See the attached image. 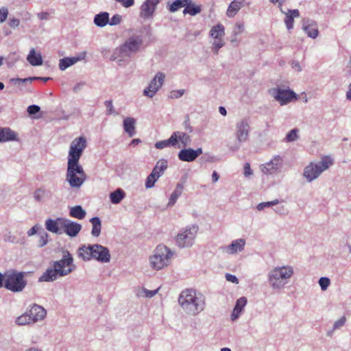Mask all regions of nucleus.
Here are the masks:
<instances>
[{
	"mask_svg": "<svg viewBox=\"0 0 351 351\" xmlns=\"http://www.w3.org/2000/svg\"><path fill=\"white\" fill-rule=\"evenodd\" d=\"M87 146L85 137L74 138L69 147L67 160V182L73 188L79 189L86 180V175L79 160Z\"/></svg>",
	"mask_w": 351,
	"mask_h": 351,
	"instance_id": "obj_1",
	"label": "nucleus"
},
{
	"mask_svg": "<svg viewBox=\"0 0 351 351\" xmlns=\"http://www.w3.org/2000/svg\"><path fill=\"white\" fill-rule=\"evenodd\" d=\"M178 302L186 314L193 316L199 314L206 306L205 295L193 289L182 291L179 295Z\"/></svg>",
	"mask_w": 351,
	"mask_h": 351,
	"instance_id": "obj_2",
	"label": "nucleus"
},
{
	"mask_svg": "<svg viewBox=\"0 0 351 351\" xmlns=\"http://www.w3.org/2000/svg\"><path fill=\"white\" fill-rule=\"evenodd\" d=\"M143 46V39L141 34H133L125 39L124 43L114 49L110 60L116 61L121 66L127 58H130L138 53Z\"/></svg>",
	"mask_w": 351,
	"mask_h": 351,
	"instance_id": "obj_3",
	"label": "nucleus"
},
{
	"mask_svg": "<svg viewBox=\"0 0 351 351\" xmlns=\"http://www.w3.org/2000/svg\"><path fill=\"white\" fill-rule=\"evenodd\" d=\"M294 275V268L291 265L274 267L267 274V281L274 291L283 289Z\"/></svg>",
	"mask_w": 351,
	"mask_h": 351,
	"instance_id": "obj_4",
	"label": "nucleus"
},
{
	"mask_svg": "<svg viewBox=\"0 0 351 351\" xmlns=\"http://www.w3.org/2000/svg\"><path fill=\"white\" fill-rule=\"evenodd\" d=\"M77 254L84 261L94 259L102 263H109L111 258L108 248L100 244L83 245L79 247Z\"/></svg>",
	"mask_w": 351,
	"mask_h": 351,
	"instance_id": "obj_5",
	"label": "nucleus"
},
{
	"mask_svg": "<svg viewBox=\"0 0 351 351\" xmlns=\"http://www.w3.org/2000/svg\"><path fill=\"white\" fill-rule=\"evenodd\" d=\"M173 252L165 245H158L149 257L150 267L156 271L167 267L171 262Z\"/></svg>",
	"mask_w": 351,
	"mask_h": 351,
	"instance_id": "obj_6",
	"label": "nucleus"
},
{
	"mask_svg": "<svg viewBox=\"0 0 351 351\" xmlns=\"http://www.w3.org/2000/svg\"><path fill=\"white\" fill-rule=\"evenodd\" d=\"M333 164V160L328 156L322 158L319 161L309 162L303 169V178L308 183L317 180L323 172Z\"/></svg>",
	"mask_w": 351,
	"mask_h": 351,
	"instance_id": "obj_7",
	"label": "nucleus"
},
{
	"mask_svg": "<svg viewBox=\"0 0 351 351\" xmlns=\"http://www.w3.org/2000/svg\"><path fill=\"white\" fill-rule=\"evenodd\" d=\"M66 267V255L59 261H53L51 266L40 276L38 282H53L59 277L64 276Z\"/></svg>",
	"mask_w": 351,
	"mask_h": 351,
	"instance_id": "obj_8",
	"label": "nucleus"
},
{
	"mask_svg": "<svg viewBox=\"0 0 351 351\" xmlns=\"http://www.w3.org/2000/svg\"><path fill=\"white\" fill-rule=\"evenodd\" d=\"M199 226L192 224L182 228L176 237V243L178 247H190L195 243Z\"/></svg>",
	"mask_w": 351,
	"mask_h": 351,
	"instance_id": "obj_9",
	"label": "nucleus"
},
{
	"mask_svg": "<svg viewBox=\"0 0 351 351\" xmlns=\"http://www.w3.org/2000/svg\"><path fill=\"white\" fill-rule=\"evenodd\" d=\"M23 273L10 271L5 273V287L12 292H20L25 287Z\"/></svg>",
	"mask_w": 351,
	"mask_h": 351,
	"instance_id": "obj_10",
	"label": "nucleus"
},
{
	"mask_svg": "<svg viewBox=\"0 0 351 351\" xmlns=\"http://www.w3.org/2000/svg\"><path fill=\"white\" fill-rule=\"evenodd\" d=\"M270 95L281 106H285L298 99L297 94L292 90L284 89L280 87L269 90Z\"/></svg>",
	"mask_w": 351,
	"mask_h": 351,
	"instance_id": "obj_11",
	"label": "nucleus"
},
{
	"mask_svg": "<svg viewBox=\"0 0 351 351\" xmlns=\"http://www.w3.org/2000/svg\"><path fill=\"white\" fill-rule=\"evenodd\" d=\"M283 167V158L280 155H274L271 159L261 165V171L265 175H274L280 172Z\"/></svg>",
	"mask_w": 351,
	"mask_h": 351,
	"instance_id": "obj_12",
	"label": "nucleus"
},
{
	"mask_svg": "<svg viewBox=\"0 0 351 351\" xmlns=\"http://www.w3.org/2000/svg\"><path fill=\"white\" fill-rule=\"evenodd\" d=\"M165 79V74L158 72L149 82L148 86L143 90V95L152 98L162 86Z\"/></svg>",
	"mask_w": 351,
	"mask_h": 351,
	"instance_id": "obj_13",
	"label": "nucleus"
},
{
	"mask_svg": "<svg viewBox=\"0 0 351 351\" xmlns=\"http://www.w3.org/2000/svg\"><path fill=\"white\" fill-rule=\"evenodd\" d=\"M250 131L249 120L243 118L238 121L235 124V137L240 143L248 140Z\"/></svg>",
	"mask_w": 351,
	"mask_h": 351,
	"instance_id": "obj_14",
	"label": "nucleus"
},
{
	"mask_svg": "<svg viewBox=\"0 0 351 351\" xmlns=\"http://www.w3.org/2000/svg\"><path fill=\"white\" fill-rule=\"evenodd\" d=\"M45 228L50 232L56 234H62L66 232V219L58 217L55 219H47L45 221Z\"/></svg>",
	"mask_w": 351,
	"mask_h": 351,
	"instance_id": "obj_15",
	"label": "nucleus"
},
{
	"mask_svg": "<svg viewBox=\"0 0 351 351\" xmlns=\"http://www.w3.org/2000/svg\"><path fill=\"white\" fill-rule=\"evenodd\" d=\"M246 241L244 239L240 238L233 240L230 244L221 247V251L228 255L234 256L245 250Z\"/></svg>",
	"mask_w": 351,
	"mask_h": 351,
	"instance_id": "obj_16",
	"label": "nucleus"
},
{
	"mask_svg": "<svg viewBox=\"0 0 351 351\" xmlns=\"http://www.w3.org/2000/svg\"><path fill=\"white\" fill-rule=\"evenodd\" d=\"M202 153L203 150L201 147L196 149L184 147L178 152V158L180 161L191 162L195 161Z\"/></svg>",
	"mask_w": 351,
	"mask_h": 351,
	"instance_id": "obj_17",
	"label": "nucleus"
},
{
	"mask_svg": "<svg viewBox=\"0 0 351 351\" xmlns=\"http://www.w3.org/2000/svg\"><path fill=\"white\" fill-rule=\"evenodd\" d=\"M160 0H145L141 5L140 16L143 19H152Z\"/></svg>",
	"mask_w": 351,
	"mask_h": 351,
	"instance_id": "obj_18",
	"label": "nucleus"
},
{
	"mask_svg": "<svg viewBox=\"0 0 351 351\" xmlns=\"http://www.w3.org/2000/svg\"><path fill=\"white\" fill-rule=\"evenodd\" d=\"M33 324L40 322L45 319L47 315V311L43 306L38 304H33L27 311Z\"/></svg>",
	"mask_w": 351,
	"mask_h": 351,
	"instance_id": "obj_19",
	"label": "nucleus"
},
{
	"mask_svg": "<svg viewBox=\"0 0 351 351\" xmlns=\"http://www.w3.org/2000/svg\"><path fill=\"white\" fill-rule=\"evenodd\" d=\"M172 136L174 141H176L175 143L178 148H180L181 146L182 147H186L191 143V136L186 132L176 131L172 133Z\"/></svg>",
	"mask_w": 351,
	"mask_h": 351,
	"instance_id": "obj_20",
	"label": "nucleus"
},
{
	"mask_svg": "<svg viewBox=\"0 0 351 351\" xmlns=\"http://www.w3.org/2000/svg\"><path fill=\"white\" fill-rule=\"evenodd\" d=\"M247 300L244 296L237 300L235 306L230 315V318L232 322L236 321L240 317L247 304Z\"/></svg>",
	"mask_w": 351,
	"mask_h": 351,
	"instance_id": "obj_21",
	"label": "nucleus"
},
{
	"mask_svg": "<svg viewBox=\"0 0 351 351\" xmlns=\"http://www.w3.org/2000/svg\"><path fill=\"white\" fill-rule=\"evenodd\" d=\"M245 0H233L229 4L227 10L226 16L230 18H234L239 11L244 6Z\"/></svg>",
	"mask_w": 351,
	"mask_h": 351,
	"instance_id": "obj_22",
	"label": "nucleus"
},
{
	"mask_svg": "<svg viewBox=\"0 0 351 351\" xmlns=\"http://www.w3.org/2000/svg\"><path fill=\"white\" fill-rule=\"evenodd\" d=\"M302 29L311 38H316L319 34L315 22L311 20L303 21Z\"/></svg>",
	"mask_w": 351,
	"mask_h": 351,
	"instance_id": "obj_23",
	"label": "nucleus"
},
{
	"mask_svg": "<svg viewBox=\"0 0 351 351\" xmlns=\"http://www.w3.org/2000/svg\"><path fill=\"white\" fill-rule=\"evenodd\" d=\"M281 12L285 14V23L288 30L293 28L294 19L300 16V12L298 9L288 10L287 12L280 9Z\"/></svg>",
	"mask_w": 351,
	"mask_h": 351,
	"instance_id": "obj_24",
	"label": "nucleus"
},
{
	"mask_svg": "<svg viewBox=\"0 0 351 351\" xmlns=\"http://www.w3.org/2000/svg\"><path fill=\"white\" fill-rule=\"evenodd\" d=\"M18 141L17 134L9 128H0V142Z\"/></svg>",
	"mask_w": 351,
	"mask_h": 351,
	"instance_id": "obj_25",
	"label": "nucleus"
},
{
	"mask_svg": "<svg viewBox=\"0 0 351 351\" xmlns=\"http://www.w3.org/2000/svg\"><path fill=\"white\" fill-rule=\"evenodd\" d=\"M136 119L133 117H128L123 119V127L124 132L128 134L130 137H132L136 134Z\"/></svg>",
	"mask_w": 351,
	"mask_h": 351,
	"instance_id": "obj_26",
	"label": "nucleus"
},
{
	"mask_svg": "<svg viewBox=\"0 0 351 351\" xmlns=\"http://www.w3.org/2000/svg\"><path fill=\"white\" fill-rule=\"evenodd\" d=\"M184 190V184L183 183H178L176 184L175 190L171 194L169 202L167 204V207H172L176 203L179 197L181 196Z\"/></svg>",
	"mask_w": 351,
	"mask_h": 351,
	"instance_id": "obj_27",
	"label": "nucleus"
},
{
	"mask_svg": "<svg viewBox=\"0 0 351 351\" xmlns=\"http://www.w3.org/2000/svg\"><path fill=\"white\" fill-rule=\"evenodd\" d=\"M27 60L32 66H40L43 64V58L40 53H37L34 49L30 50Z\"/></svg>",
	"mask_w": 351,
	"mask_h": 351,
	"instance_id": "obj_28",
	"label": "nucleus"
},
{
	"mask_svg": "<svg viewBox=\"0 0 351 351\" xmlns=\"http://www.w3.org/2000/svg\"><path fill=\"white\" fill-rule=\"evenodd\" d=\"M109 13L102 12L96 14L94 17V23L99 27H104L109 23Z\"/></svg>",
	"mask_w": 351,
	"mask_h": 351,
	"instance_id": "obj_29",
	"label": "nucleus"
},
{
	"mask_svg": "<svg viewBox=\"0 0 351 351\" xmlns=\"http://www.w3.org/2000/svg\"><path fill=\"white\" fill-rule=\"evenodd\" d=\"M209 35L214 39L223 38L225 35L224 26L221 23L213 26L210 30Z\"/></svg>",
	"mask_w": 351,
	"mask_h": 351,
	"instance_id": "obj_30",
	"label": "nucleus"
},
{
	"mask_svg": "<svg viewBox=\"0 0 351 351\" xmlns=\"http://www.w3.org/2000/svg\"><path fill=\"white\" fill-rule=\"evenodd\" d=\"M81 230V224L67 219V236L75 237Z\"/></svg>",
	"mask_w": 351,
	"mask_h": 351,
	"instance_id": "obj_31",
	"label": "nucleus"
},
{
	"mask_svg": "<svg viewBox=\"0 0 351 351\" xmlns=\"http://www.w3.org/2000/svg\"><path fill=\"white\" fill-rule=\"evenodd\" d=\"M191 1L192 0H175L171 3L168 4L169 11L176 12L181 8L184 7L185 8Z\"/></svg>",
	"mask_w": 351,
	"mask_h": 351,
	"instance_id": "obj_32",
	"label": "nucleus"
},
{
	"mask_svg": "<svg viewBox=\"0 0 351 351\" xmlns=\"http://www.w3.org/2000/svg\"><path fill=\"white\" fill-rule=\"evenodd\" d=\"M125 193L122 189L118 188L110 193V202L114 204H119L125 197Z\"/></svg>",
	"mask_w": 351,
	"mask_h": 351,
	"instance_id": "obj_33",
	"label": "nucleus"
},
{
	"mask_svg": "<svg viewBox=\"0 0 351 351\" xmlns=\"http://www.w3.org/2000/svg\"><path fill=\"white\" fill-rule=\"evenodd\" d=\"M92 223L91 234L95 237H98L101 233V221L98 217H94L90 219Z\"/></svg>",
	"mask_w": 351,
	"mask_h": 351,
	"instance_id": "obj_34",
	"label": "nucleus"
},
{
	"mask_svg": "<svg viewBox=\"0 0 351 351\" xmlns=\"http://www.w3.org/2000/svg\"><path fill=\"white\" fill-rule=\"evenodd\" d=\"M167 168V161L165 159L159 160L154 169H152V172H154L156 175H158V178H160L164 173V171Z\"/></svg>",
	"mask_w": 351,
	"mask_h": 351,
	"instance_id": "obj_35",
	"label": "nucleus"
},
{
	"mask_svg": "<svg viewBox=\"0 0 351 351\" xmlns=\"http://www.w3.org/2000/svg\"><path fill=\"white\" fill-rule=\"evenodd\" d=\"M14 322L19 326L34 324L27 311L18 316Z\"/></svg>",
	"mask_w": 351,
	"mask_h": 351,
	"instance_id": "obj_36",
	"label": "nucleus"
},
{
	"mask_svg": "<svg viewBox=\"0 0 351 351\" xmlns=\"http://www.w3.org/2000/svg\"><path fill=\"white\" fill-rule=\"evenodd\" d=\"M174 138L172 134L168 139L158 141L155 143V147L158 149H162L169 147H176Z\"/></svg>",
	"mask_w": 351,
	"mask_h": 351,
	"instance_id": "obj_37",
	"label": "nucleus"
},
{
	"mask_svg": "<svg viewBox=\"0 0 351 351\" xmlns=\"http://www.w3.org/2000/svg\"><path fill=\"white\" fill-rule=\"evenodd\" d=\"M86 214V210L81 206L77 205L70 208V215L72 217L82 219L85 217Z\"/></svg>",
	"mask_w": 351,
	"mask_h": 351,
	"instance_id": "obj_38",
	"label": "nucleus"
},
{
	"mask_svg": "<svg viewBox=\"0 0 351 351\" xmlns=\"http://www.w3.org/2000/svg\"><path fill=\"white\" fill-rule=\"evenodd\" d=\"M202 11L201 6L193 3L192 2L189 3V5L184 8L183 10L184 14H189L191 16H195L197 14L200 13Z\"/></svg>",
	"mask_w": 351,
	"mask_h": 351,
	"instance_id": "obj_39",
	"label": "nucleus"
},
{
	"mask_svg": "<svg viewBox=\"0 0 351 351\" xmlns=\"http://www.w3.org/2000/svg\"><path fill=\"white\" fill-rule=\"evenodd\" d=\"M49 77H27L24 79L21 78H13L11 80V82H12L15 85H21L23 83H32L34 80H41L44 82H47L49 80Z\"/></svg>",
	"mask_w": 351,
	"mask_h": 351,
	"instance_id": "obj_40",
	"label": "nucleus"
},
{
	"mask_svg": "<svg viewBox=\"0 0 351 351\" xmlns=\"http://www.w3.org/2000/svg\"><path fill=\"white\" fill-rule=\"evenodd\" d=\"M158 178V175H156L154 172L152 171L145 180V188L147 189L153 188Z\"/></svg>",
	"mask_w": 351,
	"mask_h": 351,
	"instance_id": "obj_41",
	"label": "nucleus"
},
{
	"mask_svg": "<svg viewBox=\"0 0 351 351\" xmlns=\"http://www.w3.org/2000/svg\"><path fill=\"white\" fill-rule=\"evenodd\" d=\"M346 322V318L344 316L341 317L338 320L335 321L333 324L332 329L327 332V335L328 337L332 336L335 330L341 329L345 325Z\"/></svg>",
	"mask_w": 351,
	"mask_h": 351,
	"instance_id": "obj_42",
	"label": "nucleus"
},
{
	"mask_svg": "<svg viewBox=\"0 0 351 351\" xmlns=\"http://www.w3.org/2000/svg\"><path fill=\"white\" fill-rule=\"evenodd\" d=\"M86 58V52H82L75 57H67V68Z\"/></svg>",
	"mask_w": 351,
	"mask_h": 351,
	"instance_id": "obj_43",
	"label": "nucleus"
},
{
	"mask_svg": "<svg viewBox=\"0 0 351 351\" xmlns=\"http://www.w3.org/2000/svg\"><path fill=\"white\" fill-rule=\"evenodd\" d=\"M298 132H299L298 129H296V128L292 129L289 132L287 133V134L286 135V136L284 139V141L287 142V143H291V142L295 141L296 140L298 139V137H299Z\"/></svg>",
	"mask_w": 351,
	"mask_h": 351,
	"instance_id": "obj_44",
	"label": "nucleus"
},
{
	"mask_svg": "<svg viewBox=\"0 0 351 351\" xmlns=\"http://www.w3.org/2000/svg\"><path fill=\"white\" fill-rule=\"evenodd\" d=\"M49 234L45 232H40L38 233V246L39 247H43L45 246L48 243Z\"/></svg>",
	"mask_w": 351,
	"mask_h": 351,
	"instance_id": "obj_45",
	"label": "nucleus"
},
{
	"mask_svg": "<svg viewBox=\"0 0 351 351\" xmlns=\"http://www.w3.org/2000/svg\"><path fill=\"white\" fill-rule=\"evenodd\" d=\"M225 45V43L223 38L215 39V41L213 43L212 50L215 53L217 54L219 50L223 47Z\"/></svg>",
	"mask_w": 351,
	"mask_h": 351,
	"instance_id": "obj_46",
	"label": "nucleus"
},
{
	"mask_svg": "<svg viewBox=\"0 0 351 351\" xmlns=\"http://www.w3.org/2000/svg\"><path fill=\"white\" fill-rule=\"evenodd\" d=\"M104 104L106 107V114L108 115H117V112L114 110L112 101V100H108L104 102Z\"/></svg>",
	"mask_w": 351,
	"mask_h": 351,
	"instance_id": "obj_47",
	"label": "nucleus"
},
{
	"mask_svg": "<svg viewBox=\"0 0 351 351\" xmlns=\"http://www.w3.org/2000/svg\"><path fill=\"white\" fill-rule=\"evenodd\" d=\"M185 93L184 89L173 90L169 92L168 97L171 99L180 98Z\"/></svg>",
	"mask_w": 351,
	"mask_h": 351,
	"instance_id": "obj_48",
	"label": "nucleus"
},
{
	"mask_svg": "<svg viewBox=\"0 0 351 351\" xmlns=\"http://www.w3.org/2000/svg\"><path fill=\"white\" fill-rule=\"evenodd\" d=\"M244 31V24L241 23H237L233 27L232 34L233 36L237 37L238 35L243 33Z\"/></svg>",
	"mask_w": 351,
	"mask_h": 351,
	"instance_id": "obj_49",
	"label": "nucleus"
},
{
	"mask_svg": "<svg viewBox=\"0 0 351 351\" xmlns=\"http://www.w3.org/2000/svg\"><path fill=\"white\" fill-rule=\"evenodd\" d=\"M319 285L322 291H326L330 284V280L327 277H322L319 279Z\"/></svg>",
	"mask_w": 351,
	"mask_h": 351,
	"instance_id": "obj_50",
	"label": "nucleus"
},
{
	"mask_svg": "<svg viewBox=\"0 0 351 351\" xmlns=\"http://www.w3.org/2000/svg\"><path fill=\"white\" fill-rule=\"evenodd\" d=\"M122 21V16L119 14H114L112 16V18L109 19L108 24L110 26L117 25L121 23Z\"/></svg>",
	"mask_w": 351,
	"mask_h": 351,
	"instance_id": "obj_51",
	"label": "nucleus"
},
{
	"mask_svg": "<svg viewBox=\"0 0 351 351\" xmlns=\"http://www.w3.org/2000/svg\"><path fill=\"white\" fill-rule=\"evenodd\" d=\"M45 195V191L41 189L36 190L34 193V197L38 202L42 201Z\"/></svg>",
	"mask_w": 351,
	"mask_h": 351,
	"instance_id": "obj_52",
	"label": "nucleus"
},
{
	"mask_svg": "<svg viewBox=\"0 0 351 351\" xmlns=\"http://www.w3.org/2000/svg\"><path fill=\"white\" fill-rule=\"evenodd\" d=\"M40 110V108L36 105L28 106L27 111L29 115H34Z\"/></svg>",
	"mask_w": 351,
	"mask_h": 351,
	"instance_id": "obj_53",
	"label": "nucleus"
},
{
	"mask_svg": "<svg viewBox=\"0 0 351 351\" xmlns=\"http://www.w3.org/2000/svg\"><path fill=\"white\" fill-rule=\"evenodd\" d=\"M274 210L276 214H278L280 215H286L288 213L287 209L285 208V206L284 205H280V206H276L274 209Z\"/></svg>",
	"mask_w": 351,
	"mask_h": 351,
	"instance_id": "obj_54",
	"label": "nucleus"
},
{
	"mask_svg": "<svg viewBox=\"0 0 351 351\" xmlns=\"http://www.w3.org/2000/svg\"><path fill=\"white\" fill-rule=\"evenodd\" d=\"M8 14V10L6 8H0V23L4 22Z\"/></svg>",
	"mask_w": 351,
	"mask_h": 351,
	"instance_id": "obj_55",
	"label": "nucleus"
},
{
	"mask_svg": "<svg viewBox=\"0 0 351 351\" xmlns=\"http://www.w3.org/2000/svg\"><path fill=\"white\" fill-rule=\"evenodd\" d=\"M143 292L144 293L145 297L151 298L157 294V293L158 292V289L152 291L143 289Z\"/></svg>",
	"mask_w": 351,
	"mask_h": 351,
	"instance_id": "obj_56",
	"label": "nucleus"
},
{
	"mask_svg": "<svg viewBox=\"0 0 351 351\" xmlns=\"http://www.w3.org/2000/svg\"><path fill=\"white\" fill-rule=\"evenodd\" d=\"M225 278L228 282H232V283H234L236 285L239 284V279L234 275H232L230 274H226L225 275Z\"/></svg>",
	"mask_w": 351,
	"mask_h": 351,
	"instance_id": "obj_57",
	"label": "nucleus"
},
{
	"mask_svg": "<svg viewBox=\"0 0 351 351\" xmlns=\"http://www.w3.org/2000/svg\"><path fill=\"white\" fill-rule=\"evenodd\" d=\"M243 174L245 177H249L253 174V171L251 169L249 162H246L243 167Z\"/></svg>",
	"mask_w": 351,
	"mask_h": 351,
	"instance_id": "obj_58",
	"label": "nucleus"
},
{
	"mask_svg": "<svg viewBox=\"0 0 351 351\" xmlns=\"http://www.w3.org/2000/svg\"><path fill=\"white\" fill-rule=\"evenodd\" d=\"M117 2L126 8L132 7L134 4V0H119Z\"/></svg>",
	"mask_w": 351,
	"mask_h": 351,
	"instance_id": "obj_59",
	"label": "nucleus"
},
{
	"mask_svg": "<svg viewBox=\"0 0 351 351\" xmlns=\"http://www.w3.org/2000/svg\"><path fill=\"white\" fill-rule=\"evenodd\" d=\"M40 228V226L39 224H36L35 226H34L31 229H29L27 234L29 237H32L34 234H36L38 230Z\"/></svg>",
	"mask_w": 351,
	"mask_h": 351,
	"instance_id": "obj_60",
	"label": "nucleus"
},
{
	"mask_svg": "<svg viewBox=\"0 0 351 351\" xmlns=\"http://www.w3.org/2000/svg\"><path fill=\"white\" fill-rule=\"evenodd\" d=\"M73 263V257L71 254L67 252V274L72 271L73 268L70 265Z\"/></svg>",
	"mask_w": 351,
	"mask_h": 351,
	"instance_id": "obj_61",
	"label": "nucleus"
},
{
	"mask_svg": "<svg viewBox=\"0 0 351 351\" xmlns=\"http://www.w3.org/2000/svg\"><path fill=\"white\" fill-rule=\"evenodd\" d=\"M270 206H271L270 202H261V203L258 204L256 206V208L261 211V210H264L265 208L270 207Z\"/></svg>",
	"mask_w": 351,
	"mask_h": 351,
	"instance_id": "obj_62",
	"label": "nucleus"
},
{
	"mask_svg": "<svg viewBox=\"0 0 351 351\" xmlns=\"http://www.w3.org/2000/svg\"><path fill=\"white\" fill-rule=\"evenodd\" d=\"M292 69L297 72H300L302 71V66L298 61H293L291 62Z\"/></svg>",
	"mask_w": 351,
	"mask_h": 351,
	"instance_id": "obj_63",
	"label": "nucleus"
},
{
	"mask_svg": "<svg viewBox=\"0 0 351 351\" xmlns=\"http://www.w3.org/2000/svg\"><path fill=\"white\" fill-rule=\"evenodd\" d=\"M85 85V83L83 82H79L77 83L76 85H75V86L73 87V91L75 93H78L79 91H80L83 87Z\"/></svg>",
	"mask_w": 351,
	"mask_h": 351,
	"instance_id": "obj_64",
	"label": "nucleus"
}]
</instances>
